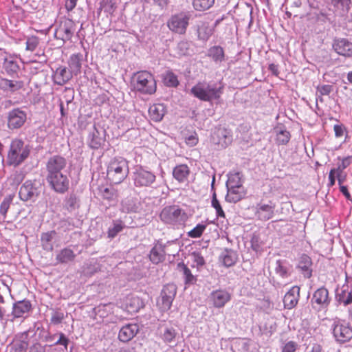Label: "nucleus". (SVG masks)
<instances>
[{
	"instance_id": "1",
	"label": "nucleus",
	"mask_w": 352,
	"mask_h": 352,
	"mask_svg": "<svg viewBox=\"0 0 352 352\" xmlns=\"http://www.w3.org/2000/svg\"><path fill=\"white\" fill-rule=\"evenodd\" d=\"M65 164V159L58 156L51 158L47 163L48 181L54 190L58 192L66 190Z\"/></svg>"
},
{
	"instance_id": "2",
	"label": "nucleus",
	"mask_w": 352,
	"mask_h": 352,
	"mask_svg": "<svg viewBox=\"0 0 352 352\" xmlns=\"http://www.w3.org/2000/svg\"><path fill=\"white\" fill-rule=\"evenodd\" d=\"M225 85L222 81L217 82H198L194 85L190 93L201 101L212 102L219 101L224 91Z\"/></svg>"
},
{
	"instance_id": "3",
	"label": "nucleus",
	"mask_w": 352,
	"mask_h": 352,
	"mask_svg": "<svg viewBox=\"0 0 352 352\" xmlns=\"http://www.w3.org/2000/svg\"><path fill=\"white\" fill-rule=\"evenodd\" d=\"M131 84L133 90L143 95H153L157 91V82L154 76L146 70L134 74Z\"/></svg>"
},
{
	"instance_id": "4",
	"label": "nucleus",
	"mask_w": 352,
	"mask_h": 352,
	"mask_svg": "<svg viewBox=\"0 0 352 352\" xmlns=\"http://www.w3.org/2000/svg\"><path fill=\"white\" fill-rule=\"evenodd\" d=\"M128 162L123 157H115L107 166V179L114 184L122 183L128 176Z\"/></svg>"
},
{
	"instance_id": "5",
	"label": "nucleus",
	"mask_w": 352,
	"mask_h": 352,
	"mask_svg": "<svg viewBox=\"0 0 352 352\" xmlns=\"http://www.w3.org/2000/svg\"><path fill=\"white\" fill-rule=\"evenodd\" d=\"M30 152L29 147L22 140H13L7 155L8 164L14 167L19 166L28 157Z\"/></svg>"
},
{
	"instance_id": "6",
	"label": "nucleus",
	"mask_w": 352,
	"mask_h": 352,
	"mask_svg": "<svg viewBox=\"0 0 352 352\" xmlns=\"http://www.w3.org/2000/svg\"><path fill=\"white\" fill-rule=\"evenodd\" d=\"M191 19L189 11H182L173 14L167 21L168 29L173 33L185 34Z\"/></svg>"
},
{
	"instance_id": "7",
	"label": "nucleus",
	"mask_w": 352,
	"mask_h": 352,
	"mask_svg": "<svg viewBox=\"0 0 352 352\" xmlns=\"http://www.w3.org/2000/svg\"><path fill=\"white\" fill-rule=\"evenodd\" d=\"M276 204L272 200L261 199L254 208L256 219L261 221H267L274 217Z\"/></svg>"
},
{
	"instance_id": "8",
	"label": "nucleus",
	"mask_w": 352,
	"mask_h": 352,
	"mask_svg": "<svg viewBox=\"0 0 352 352\" xmlns=\"http://www.w3.org/2000/svg\"><path fill=\"white\" fill-rule=\"evenodd\" d=\"M156 177L151 171L142 167L136 168L133 173V180L136 187H149L155 182Z\"/></svg>"
},
{
	"instance_id": "9",
	"label": "nucleus",
	"mask_w": 352,
	"mask_h": 352,
	"mask_svg": "<svg viewBox=\"0 0 352 352\" xmlns=\"http://www.w3.org/2000/svg\"><path fill=\"white\" fill-rule=\"evenodd\" d=\"M176 292L177 288L173 284H168L163 287L161 292V299L157 302L162 311H165L170 309Z\"/></svg>"
},
{
	"instance_id": "10",
	"label": "nucleus",
	"mask_w": 352,
	"mask_h": 352,
	"mask_svg": "<svg viewBox=\"0 0 352 352\" xmlns=\"http://www.w3.org/2000/svg\"><path fill=\"white\" fill-rule=\"evenodd\" d=\"M329 302V292L324 287L317 289L311 298L313 308L318 311L327 309Z\"/></svg>"
},
{
	"instance_id": "11",
	"label": "nucleus",
	"mask_w": 352,
	"mask_h": 352,
	"mask_svg": "<svg viewBox=\"0 0 352 352\" xmlns=\"http://www.w3.org/2000/svg\"><path fill=\"white\" fill-rule=\"evenodd\" d=\"M182 211L177 206H166L161 211L160 217L165 223L173 224L178 221Z\"/></svg>"
},
{
	"instance_id": "12",
	"label": "nucleus",
	"mask_w": 352,
	"mask_h": 352,
	"mask_svg": "<svg viewBox=\"0 0 352 352\" xmlns=\"http://www.w3.org/2000/svg\"><path fill=\"white\" fill-rule=\"evenodd\" d=\"M39 195L35 184L30 180L26 181L20 188L19 195L21 200H34Z\"/></svg>"
},
{
	"instance_id": "13",
	"label": "nucleus",
	"mask_w": 352,
	"mask_h": 352,
	"mask_svg": "<svg viewBox=\"0 0 352 352\" xmlns=\"http://www.w3.org/2000/svg\"><path fill=\"white\" fill-rule=\"evenodd\" d=\"M27 114L20 109H14L8 114V127L11 129H19L25 122Z\"/></svg>"
},
{
	"instance_id": "14",
	"label": "nucleus",
	"mask_w": 352,
	"mask_h": 352,
	"mask_svg": "<svg viewBox=\"0 0 352 352\" xmlns=\"http://www.w3.org/2000/svg\"><path fill=\"white\" fill-rule=\"evenodd\" d=\"M144 307V302L139 296L130 294L124 299V309L131 314L138 312Z\"/></svg>"
},
{
	"instance_id": "15",
	"label": "nucleus",
	"mask_w": 352,
	"mask_h": 352,
	"mask_svg": "<svg viewBox=\"0 0 352 352\" xmlns=\"http://www.w3.org/2000/svg\"><path fill=\"white\" fill-rule=\"evenodd\" d=\"M333 333L337 341L346 342L352 338V329L340 322L335 323Z\"/></svg>"
},
{
	"instance_id": "16",
	"label": "nucleus",
	"mask_w": 352,
	"mask_h": 352,
	"mask_svg": "<svg viewBox=\"0 0 352 352\" xmlns=\"http://www.w3.org/2000/svg\"><path fill=\"white\" fill-rule=\"evenodd\" d=\"M299 298L300 287L298 286L292 287L284 296V307L287 309L295 307L298 302Z\"/></svg>"
},
{
	"instance_id": "17",
	"label": "nucleus",
	"mask_w": 352,
	"mask_h": 352,
	"mask_svg": "<svg viewBox=\"0 0 352 352\" xmlns=\"http://www.w3.org/2000/svg\"><path fill=\"white\" fill-rule=\"evenodd\" d=\"M333 48L340 55L352 56V43L346 38H338L334 41Z\"/></svg>"
},
{
	"instance_id": "18",
	"label": "nucleus",
	"mask_w": 352,
	"mask_h": 352,
	"mask_svg": "<svg viewBox=\"0 0 352 352\" xmlns=\"http://www.w3.org/2000/svg\"><path fill=\"white\" fill-rule=\"evenodd\" d=\"M138 331L139 327L137 324H127L120 329L118 339L122 342H127L136 336Z\"/></svg>"
},
{
	"instance_id": "19",
	"label": "nucleus",
	"mask_w": 352,
	"mask_h": 352,
	"mask_svg": "<svg viewBox=\"0 0 352 352\" xmlns=\"http://www.w3.org/2000/svg\"><path fill=\"white\" fill-rule=\"evenodd\" d=\"M211 299L215 307L221 308L230 300L231 295L226 290L218 289L212 292Z\"/></svg>"
},
{
	"instance_id": "20",
	"label": "nucleus",
	"mask_w": 352,
	"mask_h": 352,
	"mask_svg": "<svg viewBox=\"0 0 352 352\" xmlns=\"http://www.w3.org/2000/svg\"><path fill=\"white\" fill-rule=\"evenodd\" d=\"M31 309L32 305L29 300H19L13 304L12 314L14 318L25 317Z\"/></svg>"
},
{
	"instance_id": "21",
	"label": "nucleus",
	"mask_w": 352,
	"mask_h": 352,
	"mask_svg": "<svg viewBox=\"0 0 352 352\" xmlns=\"http://www.w3.org/2000/svg\"><path fill=\"white\" fill-rule=\"evenodd\" d=\"M24 83L21 80L0 79V89L9 93H14L23 87Z\"/></svg>"
},
{
	"instance_id": "22",
	"label": "nucleus",
	"mask_w": 352,
	"mask_h": 352,
	"mask_svg": "<svg viewBox=\"0 0 352 352\" xmlns=\"http://www.w3.org/2000/svg\"><path fill=\"white\" fill-rule=\"evenodd\" d=\"M166 256L165 247L161 243H156L149 254L150 261L154 264H158L164 261Z\"/></svg>"
},
{
	"instance_id": "23",
	"label": "nucleus",
	"mask_w": 352,
	"mask_h": 352,
	"mask_svg": "<svg viewBox=\"0 0 352 352\" xmlns=\"http://www.w3.org/2000/svg\"><path fill=\"white\" fill-rule=\"evenodd\" d=\"M246 192L243 186L228 188L226 200L230 203H236L245 196Z\"/></svg>"
},
{
	"instance_id": "24",
	"label": "nucleus",
	"mask_w": 352,
	"mask_h": 352,
	"mask_svg": "<svg viewBox=\"0 0 352 352\" xmlns=\"http://www.w3.org/2000/svg\"><path fill=\"white\" fill-rule=\"evenodd\" d=\"M166 107L163 104H153L148 109V116L154 122H160L166 113Z\"/></svg>"
},
{
	"instance_id": "25",
	"label": "nucleus",
	"mask_w": 352,
	"mask_h": 352,
	"mask_svg": "<svg viewBox=\"0 0 352 352\" xmlns=\"http://www.w3.org/2000/svg\"><path fill=\"white\" fill-rule=\"evenodd\" d=\"M190 173V168L186 164H179L173 168V175L179 183H184L188 180Z\"/></svg>"
},
{
	"instance_id": "26",
	"label": "nucleus",
	"mask_w": 352,
	"mask_h": 352,
	"mask_svg": "<svg viewBox=\"0 0 352 352\" xmlns=\"http://www.w3.org/2000/svg\"><path fill=\"white\" fill-rule=\"evenodd\" d=\"M104 142V140L100 135L98 129L94 127V131L89 135V145L91 148L94 149L99 148Z\"/></svg>"
},
{
	"instance_id": "27",
	"label": "nucleus",
	"mask_w": 352,
	"mask_h": 352,
	"mask_svg": "<svg viewBox=\"0 0 352 352\" xmlns=\"http://www.w3.org/2000/svg\"><path fill=\"white\" fill-rule=\"evenodd\" d=\"M208 56L216 63H221L224 60L223 49L220 46H213L208 51Z\"/></svg>"
},
{
	"instance_id": "28",
	"label": "nucleus",
	"mask_w": 352,
	"mask_h": 352,
	"mask_svg": "<svg viewBox=\"0 0 352 352\" xmlns=\"http://www.w3.org/2000/svg\"><path fill=\"white\" fill-rule=\"evenodd\" d=\"M177 269L183 272L185 278V284H192L195 283L196 278L191 273L190 270L183 262L177 264Z\"/></svg>"
},
{
	"instance_id": "29",
	"label": "nucleus",
	"mask_w": 352,
	"mask_h": 352,
	"mask_svg": "<svg viewBox=\"0 0 352 352\" xmlns=\"http://www.w3.org/2000/svg\"><path fill=\"white\" fill-rule=\"evenodd\" d=\"M47 342L50 344H60L66 348V337L63 333H55L54 335H49L45 338Z\"/></svg>"
},
{
	"instance_id": "30",
	"label": "nucleus",
	"mask_w": 352,
	"mask_h": 352,
	"mask_svg": "<svg viewBox=\"0 0 352 352\" xmlns=\"http://www.w3.org/2000/svg\"><path fill=\"white\" fill-rule=\"evenodd\" d=\"M215 0H192V6L197 11H205L210 9Z\"/></svg>"
},
{
	"instance_id": "31",
	"label": "nucleus",
	"mask_w": 352,
	"mask_h": 352,
	"mask_svg": "<svg viewBox=\"0 0 352 352\" xmlns=\"http://www.w3.org/2000/svg\"><path fill=\"white\" fill-rule=\"evenodd\" d=\"M14 195H8L6 196L1 203L0 205V214L2 216L1 219L5 220L6 218V214L8 211L10 206L13 201Z\"/></svg>"
},
{
	"instance_id": "32",
	"label": "nucleus",
	"mask_w": 352,
	"mask_h": 352,
	"mask_svg": "<svg viewBox=\"0 0 352 352\" xmlns=\"http://www.w3.org/2000/svg\"><path fill=\"white\" fill-rule=\"evenodd\" d=\"M243 186L241 180V174L239 172L230 173L227 182V187Z\"/></svg>"
},
{
	"instance_id": "33",
	"label": "nucleus",
	"mask_w": 352,
	"mask_h": 352,
	"mask_svg": "<svg viewBox=\"0 0 352 352\" xmlns=\"http://www.w3.org/2000/svg\"><path fill=\"white\" fill-rule=\"evenodd\" d=\"M3 67L8 74H14L19 69L16 60L13 57H8L5 59Z\"/></svg>"
},
{
	"instance_id": "34",
	"label": "nucleus",
	"mask_w": 352,
	"mask_h": 352,
	"mask_svg": "<svg viewBox=\"0 0 352 352\" xmlns=\"http://www.w3.org/2000/svg\"><path fill=\"white\" fill-rule=\"evenodd\" d=\"M311 265V259L307 254H302L300 256L298 267L301 269L303 272H307L309 274V276L311 275V272L310 270V267Z\"/></svg>"
},
{
	"instance_id": "35",
	"label": "nucleus",
	"mask_w": 352,
	"mask_h": 352,
	"mask_svg": "<svg viewBox=\"0 0 352 352\" xmlns=\"http://www.w3.org/2000/svg\"><path fill=\"white\" fill-rule=\"evenodd\" d=\"M164 82L166 86L170 87H177L179 83L177 75L171 71H168L165 74Z\"/></svg>"
},
{
	"instance_id": "36",
	"label": "nucleus",
	"mask_w": 352,
	"mask_h": 352,
	"mask_svg": "<svg viewBox=\"0 0 352 352\" xmlns=\"http://www.w3.org/2000/svg\"><path fill=\"white\" fill-rule=\"evenodd\" d=\"M55 234L54 232H45L42 234L41 235V243L43 249L45 250H52V240L53 239L54 235Z\"/></svg>"
},
{
	"instance_id": "37",
	"label": "nucleus",
	"mask_w": 352,
	"mask_h": 352,
	"mask_svg": "<svg viewBox=\"0 0 352 352\" xmlns=\"http://www.w3.org/2000/svg\"><path fill=\"white\" fill-rule=\"evenodd\" d=\"M197 34L199 39L207 41L212 34V30L208 25L203 24L199 27Z\"/></svg>"
},
{
	"instance_id": "38",
	"label": "nucleus",
	"mask_w": 352,
	"mask_h": 352,
	"mask_svg": "<svg viewBox=\"0 0 352 352\" xmlns=\"http://www.w3.org/2000/svg\"><path fill=\"white\" fill-rule=\"evenodd\" d=\"M124 226L122 221H113L112 228H109L107 231L108 237L110 239L114 238L119 232H120Z\"/></svg>"
},
{
	"instance_id": "39",
	"label": "nucleus",
	"mask_w": 352,
	"mask_h": 352,
	"mask_svg": "<svg viewBox=\"0 0 352 352\" xmlns=\"http://www.w3.org/2000/svg\"><path fill=\"white\" fill-rule=\"evenodd\" d=\"M211 206L216 210V215L217 217L226 218V214L221 206L219 201L217 199V194L214 192L212 194Z\"/></svg>"
},
{
	"instance_id": "40",
	"label": "nucleus",
	"mask_w": 352,
	"mask_h": 352,
	"mask_svg": "<svg viewBox=\"0 0 352 352\" xmlns=\"http://www.w3.org/2000/svg\"><path fill=\"white\" fill-rule=\"evenodd\" d=\"M276 272L283 278L289 277L291 274L289 267L283 265L280 260L276 261Z\"/></svg>"
},
{
	"instance_id": "41",
	"label": "nucleus",
	"mask_w": 352,
	"mask_h": 352,
	"mask_svg": "<svg viewBox=\"0 0 352 352\" xmlns=\"http://www.w3.org/2000/svg\"><path fill=\"white\" fill-rule=\"evenodd\" d=\"M236 253L232 251H226L223 256V263L226 267H230L236 262Z\"/></svg>"
},
{
	"instance_id": "42",
	"label": "nucleus",
	"mask_w": 352,
	"mask_h": 352,
	"mask_svg": "<svg viewBox=\"0 0 352 352\" xmlns=\"http://www.w3.org/2000/svg\"><path fill=\"white\" fill-rule=\"evenodd\" d=\"M100 195L103 199L109 201L115 200L118 197L117 190L112 188H104L100 190Z\"/></svg>"
},
{
	"instance_id": "43",
	"label": "nucleus",
	"mask_w": 352,
	"mask_h": 352,
	"mask_svg": "<svg viewBox=\"0 0 352 352\" xmlns=\"http://www.w3.org/2000/svg\"><path fill=\"white\" fill-rule=\"evenodd\" d=\"M206 228V224L199 223L193 229L188 232L187 234L190 238H199L202 236Z\"/></svg>"
},
{
	"instance_id": "44",
	"label": "nucleus",
	"mask_w": 352,
	"mask_h": 352,
	"mask_svg": "<svg viewBox=\"0 0 352 352\" xmlns=\"http://www.w3.org/2000/svg\"><path fill=\"white\" fill-rule=\"evenodd\" d=\"M290 140V133L287 130H281L276 135V141L278 144L285 145Z\"/></svg>"
},
{
	"instance_id": "45",
	"label": "nucleus",
	"mask_w": 352,
	"mask_h": 352,
	"mask_svg": "<svg viewBox=\"0 0 352 352\" xmlns=\"http://www.w3.org/2000/svg\"><path fill=\"white\" fill-rule=\"evenodd\" d=\"M65 318L64 313L59 310H53L51 315V323L54 325L60 324Z\"/></svg>"
},
{
	"instance_id": "46",
	"label": "nucleus",
	"mask_w": 352,
	"mask_h": 352,
	"mask_svg": "<svg viewBox=\"0 0 352 352\" xmlns=\"http://www.w3.org/2000/svg\"><path fill=\"white\" fill-rule=\"evenodd\" d=\"M66 70L65 68L61 69H57L54 74V81L56 84L63 85L66 82V80L65 79V73Z\"/></svg>"
},
{
	"instance_id": "47",
	"label": "nucleus",
	"mask_w": 352,
	"mask_h": 352,
	"mask_svg": "<svg viewBox=\"0 0 352 352\" xmlns=\"http://www.w3.org/2000/svg\"><path fill=\"white\" fill-rule=\"evenodd\" d=\"M339 301L342 302L344 305H349L352 302V292H346L345 290L342 291V292L338 295Z\"/></svg>"
},
{
	"instance_id": "48",
	"label": "nucleus",
	"mask_w": 352,
	"mask_h": 352,
	"mask_svg": "<svg viewBox=\"0 0 352 352\" xmlns=\"http://www.w3.org/2000/svg\"><path fill=\"white\" fill-rule=\"evenodd\" d=\"M298 344L294 341L287 342L281 349V352H296Z\"/></svg>"
},
{
	"instance_id": "49",
	"label": "nucleus",
	"mask_w": 352,
	"mask_h": 352,
	"mask_svg": "<svg viewBox=\"0 0 352 352\" xmlns=\"http://www.w3.org/2000/svg\"><path fill=\"white\" fill-rule=\"evenodd\" d=\"M194 263H196L197 267H201L205 265V260L201 253L197 252H193L192 253Z\"/></svg>"
},
{
	"instance_id": "50",
	"label": "nucleus",
	"mask_w": 352,
	"mask_h": 352,
	"mask_svg": "<svg viewBox=\"0 0 352 352\" xmlns=\"http://www.w3.org/2000/svg\"><path fill=\"white\" fill-rule=\"evenodd\" d=\"M317 91L322 96H327L331 92L332 86L330 85H324L318 86L317 87Z\"/></svg>"
},
{
	"instance_id": "51",
	"label": "nucleus",
	"mask_w": 352,
	"mask_h": 352,
	"mask_svg": "<svg viewBox=\"0 0 352 352\" xmlns=\"http://www.w3.org/2000/svg\"><path fill=\"white\" fill-rule=\"evenodd\" d=\"M199 139L196 133L192 134L186 138V143L190 146H194L198 143Z\"/></svg>"
},
{
	"instance_id": "52",
	"label": "nucleus",
	"mask_w": 352,
	"mask_h": 352,
	"mask_svg": "<svg viewBox=\"0 0 352 352\" xmlns=\"http://www.w3.org/2000/svg\"><path fill=\"white\" fill-rule=\"evenodd\" d=\"M38 45V41L36 38H28L26 42V49L30 51H34Z\"/></svg>"
},
{
	"instance_id": "53",
	"label": "nucleus",
	"mask_w": 352,
	"mask_h": 352,
	"mask_svg": "<svg viewBox=\"0 0 352 352\" xmlns=\"http://www.w3.org/2000/svg\"><path fill=\"white\" fill-rule=\"evenodd\" d=\"M16 349L19 352L25 351L28 347V343L26 341H20L15 342Z\"/></svg>"
},
{
	"instance_id": "54",
	"label": "nucleus",
	"mask_w": 352,
	"mask_h": 352,
	"mask_svg": "<svg viewBox=\"0 0 352 352\" xmlns=\"http://www.w3.org/2000/svg\"><path fill=\"white\" fill-rule=\"evenodd\" d=\"M338 170H336V168H333L330 170L329 174V186L331 187L335 185V183H336L335 175H336V174L338 175Z\"/></svg>"
},
{
	"instance_id": "55",
	"label": "nucleus",
	"mask_w": 352,
	"mask_h": 352,
	"mask_svg": "<svg viewBox=\"0 0 352 352\" xmlns=\"http://www.w3.org/2000/svg\"><path fill=\"white\" fill-rule=\"evenodd\" d=\"M351 164V157H346L342 159L341 164L336 169L338 170V172H342V170L347 168Z\"/></svg>"
},
{
	"instance_id": "56",
	"label": "nucleus",
	"mask_w": 352,
	"mask_h": 352,
	"mask_svg": "<svg viewBox=\"0 0 352 352\" xmlns=\"http://www.w3.org/2000/svg\"><path fill=\"white\" fill-rule=\"evenodd\" d=\"M175 337L174 331L166 329L164 333V339L167 342H171Z\"/></svg>"
},
{
	"instance_id": "57",
	"label": "nucleus",
	"mask_w": 352,
	"mask_h": 352,
	"mask_svg": "<svg viewBox=\"0 0 352 352\" xmlns=\"http://www.w3.org/2000/svg\"><path fill=\"white\" fill-rule=\"evenodd\" d=\"M344 127L342 124H336L334 125L333 130L335 132V135L337 138L342 137L344 134Z\"/></svg>"
},
{
	"instance_id": "58",
	"label": "nucleus",
	"mask_w": 352,
	"mask_h": 352,
	"mask_svg": "<svg viewBox=\"0 0 352 352\" xmlns=\"http://www.w3.org/2000/svg\"><path fill=\"white\" fill-rule=\"evenodd\" d=\"M340 190L345 196L346 199L351 200V195L349 193L348 188L346 186H340Z\"/></svg>"
},
{
	"instance_id": "59",
	"label": "nucleus",
	"mask_w": 352,
	"mask_h": 352,
	"mask_svg": "<svg viewBox=\"0 0 352 352\" xmlns=\"http://www.w3.org/2000/svg\"><path fill=\"white\" fill-rule=\"evenodd\" d=\"M269 70L275 76H278L279 74L278 65L272 63L269 65Z\"/></svg>"
},
{
	"instance_id": "60",
	"label": "nucleus",
	"mask_w": 352,
	"mask_h": 352,
	"mask_svg": "<svg viewBox=\"0 0 352 352\" xmlns=\"http://www.w3.org/2000/svg\"><path fill=\"white\" fill-rule=\"evenodd\" d=\"M331 3L334 6H338L340 3L344 4H349L350 2V0H331Z\"/></svg>"
},
{
	"instance_id": "61",
	"label": "nucleus",
	"mask_w": 352,
	"mask_h": 352,
	"mask_svg": "<svg viewBox=\"0 0 352 352\" xmlns=\"http://www.w3.org/2000/svg\"><path fill=\"white\" fill-rule=\"evenodd\" d=\"M155 3L161 8H164L167 6L168 0H154Z\"/></svg>"
},
{
	"instance_id": "62",
	"label": "nucleus",
	"mask_w": 352,
	"mask_h": 352,
	"mask_svg": "<svg viewBox=\"0 0 352 352\" xmlns=\"http://www.w3.org/2000/svg\"><path fill=\"white\" fill-rule=\"evenodd\" d=\"M310 352H322V348L320 345L316 344L313 346Z\"/></svg>"
},
{
	"instance_id": "63",
	"label": "nucleus",
	"mask_w": 352,
	"mask_h": 352,
	"mask_svg": "<svg viewBox=\"0 0 352 352\" xmlns=\"http://www.w3.org/2000/svg\"><path fill=\"white\" fill-rule=\"evenodd\" d=\"M340 173H341V172H338V175H337L338 182V184H339L340 186H342V182H344V178H342V177H340Z\"/></svg>"
},
{
	"instance_id": "64",
	"label": "nucleus",
	"mask_w": 352,
	"mask_h": 352,
	"mask_svg": "<svg viewBox=\"0 0 352 352\" xmlns=\"http://www.w3.org/2000/svg\"><path fill=\"white\" fill-rule=\"evenodd\" d=\"M347 80L351 84H352V71L347 74Z\"/></svg>"
}]
</instances>
